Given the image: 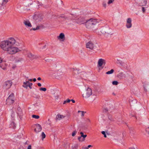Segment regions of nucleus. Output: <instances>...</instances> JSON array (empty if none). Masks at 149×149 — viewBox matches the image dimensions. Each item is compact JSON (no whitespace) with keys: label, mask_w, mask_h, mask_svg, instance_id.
Instances as JSON below:
<instances>
[{"label":"nucleus","mask_w":149,"mask_h":149,"mask_svg":"<svg viewBox=\"0 0 149 149\" xmlns=\"http://www.w3.org/2000/svg\"><path fill=\"white\" fill-rule=\"evenodd\" d=\"M103 6L105 7L106 8V4L105 3H104L103 4Z\"/></svg>","instance_id":"39"},{"label":"nucleus","mask_w":149,"mask_h":149,"mask_svg":"<svg viewBox=\"0 0 149 149\" xmlns=\"http://www.w3.org/2000/svg\"><path fill=\"white\" fill-rule=\"evenodd\" d=\"M98 23V22L97 19H91L86 22V26L88 29H92Z\"/></svg>","instance_id":"2"},{"label":"nucleus","mask_w":149,"mask_h":149,"mask_svg":"<svg viewBox=\"0 0 149 149\" xmlns=\"http://www.w3.org/2000/svg\"><path fill=\"white\" fill-rule=\"evenodd\" d=\"M32 85V83H31L29 85V86L30 89H31V86Z\"/></svg>","instance_id":"35"},{"label":"nucleus","mask_w":149,"mask_h":149,"mask_svg":"<svg viewBox=\"0 0 149 149\" xmlns=\"http://www.w3.org/2000/svg\"><path fill=\"white\" fill-rule=\"evenodd\" d=\"M81 137H81V136L79 137L78 138V139L79 140V141H84L85 140V139H83L82 140H81Z\"/></svg>","instance_id":"29"},{"label":"nucleus","mask_w":149,"mask_h":149,"mask_svg":"<svg viewBox=\"0 0 149 149\" xmlns=\"http://www.w3.org/2000/svg\"><path fill=\"white\" fill-rule=\"evenodd\" d=\"M14 94L13 93H11L9 95L6 100V104L9 105L13 104L14 102Z\"/></svg>","instance_id":"5"},{"label":"nucleus","mask_w":149,"mask_h":149,"mask_svg":"<svg viewBox=\"0 0 149 149\" xmlns=\"http://www.w3.org/2000/svg\"><path fill=\"white\" fill-rule=\"evenodd\" d=\"M16 42L15 38H10L7 40L1 41L0 43V47L8 54H14L21 51L18 47L14 46L16 44Z\"/></svg>","instance_id":"1"},{"label":"nucleus","mask_w":149,"mask_h":149,"mask_svg":"<svg viewBox=\"0 0 149 149\" xmlns=\"http://www.w3.org/2000/svg\"><path fill=\"white\" fill-rule=\"evenodd\" d=\"M132 149H135L134 148H132Z\"/></svg>","instance_id":"56"},{"label":"nucleus","mask_w":149,"mask_h":149,"mask_svg":"<svg viewBox=\"0 0 149 149\" xmlns=\"http://www.w3.org/2000/svg\"><path fill=\"white\" fill-rule=\"evenodd\" d=\"M114 1V0H109L108 2V4H110L112 3Z\"/></svg>","instance_id":"32"},{"label":"nucleus","mask_w":149,"mask_h":149,"mask_svg":"<svg viewBox=\"0 0 149 149\" xmlns=\"http://www.w3.org/2000/svg\"><path fill=\"white\" fill-rule=\"evenodd\" d=\"M23 61V58H17L15 60V63L19 64L20 63Z\"/></svg>","instance_id":"17"},{"label":"nucleus","mask_w":149,"mask_h":149,"mask_svg":"<svg viewBox=\"0 0 149 149\" xmlns=\"http://www.w3.org/2000/svg\"><path fill=\"white\" fill-rule=\"evenodd\" d=\"M33 80L34 81H36V78H34Z\"/></svg>","instance_id":"49"},{"label":"nucleus","mask_w":149,"mask_h":149,"mask_svg":"<svg viewBox=\"0 0 149 149\" xmlns=\"http://www.w3.org/2000/svg\"><path fill=\"white\" fill-rule=\"evenodd\" d=\"M2 61H3L2 59L1 58H0V63H1Z\"/></svg>","instance_id":"42"},{"label":"nucleus","mask_w":149,"mask_h":149,"mask_svg":"<svg viewBox=\"0 0 149 149\" xmlns=\"http://www.w3.org/2000/svg\"><path fill=\"white\" fill-rule=\"evenodd\" d=\"M17 110L18 113L19 114H21L22 113V111L20 107H18L17 108Z\"/></svg>","instance_id":"20"},{"label":"nucleus","mask_w":149,"mask_h":149,"mask_svg":"<svg viewBox=\"0 0 149 149\" xmlns=\"http://www.w3.org/2000/svg\"><path fill=\"white\" fill-rule=\"evenodd\" d=\"M35 128L34 130L36 132H38L42 130V127L41 125L39 124H36L35 125Z\"/></svg>","instance_id":"9"},{"label":"nucleus","mask_w":149,"mask_h":149,"mask_svg":"<svg viewBox=\"0 0 149 149\" xmlns=\"http://www.w3.org/2000/svg\"><path fill=\"white\" fill-rule=\"evenodd\" d=\"M104 110H105V112L107 111H108V109L107 108H105L104 109Z\"/></svg>","instance_id":"40"},{"label":"nucleus","mask_w":149,"mask_h":149,"mask_svg":"<svg viewBox=\"0 0 149 149\" xmlns=\"http://www.w3.org/2000/svg\"><path fill=\"white\" fill-rule=\"evenodd\" d=\"M59 96H58V95L56 96L55 97V98L56 100L58 99L59 98Z\"/></svg>","instance_id":"34"},{"label":"nucleus","mask_w":149,"mask_h":149,"mask_svg":"<svg viewBox=\"0 0 149 149\" xmlns=\"http://www.w3.org/2000/svg\"><path fill=\"white\" fill-rule=\"evenodd\" d=\"M37 79L38 80H41V78L39 77H38Z\"/></svg>","instance_id":"47"},{"label":"nucleus","mask_w":149,"mask_h":149,"mask_svg":"<svg viewBox=\"0 0 149 149\" xmlns=\"http://www.w3.org/2000/svg\"><path fill=\"white\" fill-rule=\"evenodd\" d=\"M41 136L42 137V140H43V139L45 138L46 135L44 132H42V133Z\"/></svg>","instance_id":"25"},{"label":"nucleus","mask_w":149,"mask_h":149,"mask_svg":"<svg viewBox=\"0 0 149 149\" xmlns=\"http://www.w3.org/2000/svg\"><path fill=\"white\" fill-rule=\"evenodd\" d=\"M0 67L2 68V66H1V65H0Z\"/></svg>","instance_id":"53"},{"label":"nucleus","mask_w":149,"mask_h":149,"mask_svg":"<svg viewBox=\"0 0 149 149\" xmlns=\"http://www.w3.org/2000/svg\"><path fill=\"white\" fill-rule=\"evenodd\" d=\"M132 20L130 18H128L127 20V23L126 24V26L127 28H130L132 26L131 23Z\"/></svg>","instance_id":"12"},{"label":"nucleus","mask_w":149,"mask_h":149,"mask_svg":"<svg viewBox=\"0 0 149 149\" xmlns=\"http://www.w3.org/2000/svg\"><path fill=\"white\" fill-rule=\"evenodd\" d=\"M31 149V145H29L28 146V147L27 148V149Z\"/></svg>","instance_id":"36"},{"label":"nucleus","mask_w":149,"mask_h":149,"mask_svg":"<svg viewBox=\"0 0 149 149\" xmlns=\"http://www.w3.org/2000/svg\"><path fill=\"white\" fill-rule=\"evenodd\" d=\"M71 101V100L69 99H67L63 102V104H66L67 102L69 103Z\"/></svg>","instance_id":"28"},{"label":"nucleus","mask_w":149,"mask_h":149,"mask_svg":"<svg viewBox=\"0 0 149 149\" xmlns=\"http://www.w3.org/2000/svg\"><path fill=\"white\" fill-rule=\"evenodd\" d=\"M23 23L27 27H31L32 26L31 23L29 20H24Z\"/></svg>","instance_id":"10"},{"label":"nucleus","mask_w":149,"mask_h":149,"mask_svg":"<svg viewBox=\"0 0 149 149\" xmlns=\"http://www.w3.org/2000/svg\"><path fill=\"white\" fill-rule=\"evenodd\" d=\"M31 83H30L29 81L24 82L23 83V86L26 88H27L29 86V85Z\"/></svg>","instance_id":"18"},{"label":"nucleus","mask_w":149,"mask_h":149,"mask_svg":"<svg viewBox=\"0 0 149 149\" xmlns=\"http://www.w3.org/2000/svg\"><path fill=\"white\" fill-rule=\"evenodd\" d=\"M142 8V11H143V12L144 13L145 12V10L144 9V8L143 7Z\"/></svg>","instance_id":"43"},{"label":"nucleus","mask_w":149,"mask_h":149,"mask_svg":"<svg viewBox=\"0 0 149 149\" xmlns=\"http://www.w3.org/2000/svg\"><path fill=\"white\" fill-rule=\"evenodd\" d=\"M58 39L62 41H63L65 39V36L64 33H61L57 37Z\"/></svg>","instance_id":"8"},{"label":"nucleus","mask_w":149,"mask_h":149,"mask_svg":"<svg viewBox=\"0 0 149 149\" xmlns=\"http://www.w3.org/2000/svg\"><path fill=\"white\" fill-rule=\"evenodd\" d=\"M32 117L36 119H38L39 118L40 116L38 115H33L32 116Z\"/></svg>","instance_id":"24"},{"label":"nucleus","mask_w":149,"mask_h":149,"mask_svg":"<svg viewBox=\"0 0 149 149\" xmlns=\"http://www.w3.org/2000/svg\"><path fill=\"white\" fill-rule=\"evenodd\" d=\"M113 94L114 95H115V93H113Z\"/></svg>","instance_id":"54"},{"label":"nucleus","mask_w":149,"mask_h":149,"mask_svg":"<svg viewBox=\"0 0 149 149\" xmlns=\"http://www.w3.org/2000/svg\"><path fill=\"white\" fill-rule=\"evenodd\" d=\"M65 116L60 114H58L56 116V119L58 120H60L61 119L65 118Z\"/></svg>","instance_id":"19"},{"label":"nucleus","mask_w":149,"mask_h":149,"mask_svg":"<svg viewBox=\"0 0 149 149\" xmlns=\"http://www.w3.org/2000/svg\"><path fill=\"white\" fill-rule=\"evenodd\" d=\"M38 85L39 86H41V84L40 83H38Z\"/></svg>","instance_id":"44"},{"label":"nucleus","mask_w":149,"mask_h":149,"mask_svg":"<svg viewBox=\"0 0 149 149\" xmlns=\"http://www.w3.org/2000/svg\"><path fill=\"white\" fill-rule=\"evenodd\" d=\"M8 0H0V6L5 5L8 2Z\"/></svg>","instance_id":"16"},{"label":"nucleus","mask_w":149,"mask_h":149,"mask_svg":"<svg viewBox=\"0 0 149 149\" xmlns=\"http://www.w3.org/2000/svg\"><path fill=\"white\" fill-rule=\"evenodd\" d=\"M32 30H34V31H36V30L37 29H36V28H32V29H30V31H31Z\"/></svg>","instance_id":"37"},{"label":"nucleus","mask_w":149,"mask_h":149,"mask_svg":"<svg viewBox=\"0 0 149 149\" xmlns=\"http://www.w3.org/2000/svg\"><path fill=\"white\" fill-rule=\"evenodd\" d=\"M118 83V82L116 81H113L112 82V84L113 85H117Z\"/></svg>","instance_id":"26"},{"label":"nucleus","mask_w":149,"mask_h":149,"mask_svg":"<svg viewBox=\"0 0 149 149\" xmlns=\"http://www.w3.org/2000/svg\"><path fill=\"white\" fill-rule=\"evenodd\" d=\"M5 68H3V69L5 70Z\"/></svg>","instance_id":"55"},{"label":"nucleus","mask_w":149,"mask_h":149,"mask_svg":"<svg viewBox=\"0 0 149 149\" xmlns=\"http://www.w3.org/2000/svg\"><path fill=\"white\" fill-rule=\"evenodd\" d=\"M146 130L148 133L149 134V127L146 128Z\"/></svg>","instance_id":"33"},{"label":"nucleus","mask_w":149,"mask_h":149,"mask_svg":"<svg viewBox=\"0 0 149 149\" xmlns=\"http://www.w3.org/2000/svg\"><path fill=\"white\" fill-rule=\"evenodd\" d=\"M146 0H138V3L139 5L141 6H145L147 4Z\"/></svg>","instance_id":"11"},{"label":"nucleus","mask_w":149,"mask_h":149,"mask_svg":"<svg viewBox=\"0 0 149 149\" xmlns=\"http://www.w3.org/2000/svg\"><path fill=\"white\" fill-rule=\"evenodd\" d=\"M105 60L102 58H101L99 59L98 62V65L99 67H101L103 65V64H105Z\"/></svg>","instance_id":"13"},{"label":"nucleus","mask_w":149,"mask_h":149,"mask_svg":"<svg viewBox=\"0 0 149 149\" xmlns=\"http://www.w3.org/2000/svg\"><path fill=\"white\" fill-rule=\"evenodd\" d=\"M71 101H72L73 103H75V101L73 100V99H72L71 100H70Z\"/></svg>","instance_id":"46"},{"label":"nucleus","mask_w":149,"mask_h":149,"mask_svg":"<svg viewBox=\"0 0 149 149\" xmlns=\"http://www.w3.org/2000/svg\"><path fill=\"white\" fill-rule=\"evenodd\" d=\"M114 71V70L112 69H111L110 71L107 72L106 74H112L113 72Z\"/></svg>","instance_id":"22"},{"label":"nucleus","mask_w":149,"mask_h":149,"mask_svg":"<svg viewBox=\"0 0 149 149\" xmlns=\"http://www.w3.org/2000/svg\"><path fill=\"white\" fill-rule=\"evenodd\" d=\"M40 90L41 91H45L46 90V89L45 88H40Z\"/></svg>","instance_id":"30"},{"label":"nucleus","mask_w":149,"mask_h":149,"mask_svg":"<svg viewBox=\"0 0 149 149\" xmlns=\"http://www.w3.org/2000/svg\"><path fill=\"white\" fill-rule=\"evenodd\" d=\"M29 81H32V79H30L28 80Z\"/></svg>","instance_id":"50"},{"label":"nucleus","mask_w":149,"mask_h":149,"mask_svg":"<svg viewBox=\"0 0 149 149\" xmlns=\"http://www.w3.org/2000/svg\"><path fill=\"white\" fill-rule=\"evenodd\" d=\"M80 134L81 135V137H83V139H85L87 136V135L86 134L84 135V133L82 132H80Z\"/></svg>","instance_id":"23"},{"label":"nucleus","mask_w":149,"mask_h":149,"mask_svg":"<svg viewBox=\"0 0 149 149\" xmlns=\"http://www.w3.org/2000/svg\"><path fill=\"white\" fill-rule=\"evenodd\" d=\"M85 22V20L84 18L80 17L79 18L77 21V22L80 24H83Z\"/></svg>","instance_id":"14"},{"label":"nucleus","mask_w":149,"mask_h":149,"mask_svg":"<svg viewBox=\"0 0 149 149\" xmlns=\"http://www.w3.org/2000/svg\"><path fill=\"white\" fill-rule=\"evenodd\" d=\"M102 133L103 134V135H104V137H105V138H106V137H107L106 135V134H105V132L104 131H102Z\"/></svg>","instance_id":"31"},{"label":"nucleus","mask_w":149,"mask_h":149,"mask_svg":"<svg viewBox=\"0 0 149 149\" xmlns=\"http://www.w3.org/2000/svg\"><path fill=\"white\" fill-rule=\"evenodd\" d=\"M82 149H89L87 147H82Z\"/></svg>","instance_id":"38"},{"label":"nucleus","mask_w":149,"mask_h":149,"mask_svg":"<svg viewBox=\"0 0 149 149\" xmlns=\"http://www.w3.org/2000/svg\"><path fill=\"white\" fill-rule=\"evenodd\" d=\"M77 133V132L76 131H73L72 132V136H74Z\"/></svg>","instance_id":"27"},{"label":"nucleus","mask_w":149,"mask_h":149,"mask_svg":"<svg viewBox=\"0 0 149 149\" xmlns=\"http://www.w3.org/2000/svg\"><path fill=\"white\" fill-rule=\"evenodd\" d=\"M87 120H88V122H89L90 123L91 122V120H90L89 119L87 118Z\"/></svg>","instance_id":"48"},{"label":"nucleus","mask_w":149,"mask_h":149,"mask_svg":"<svg viewBox=\"0 0 149 149\" xmlns=\"http://www.w3.org/2000/svg\"><path fill=\"white\" fill-rule=\"evenodd\" d=\"M78 113H81V116L82 117H84V114L86 112V111H78Z\"/></svg>","instance_id":"21"},{"label":"nucleus","mask_w":149,"mask_h":149,"mask_svg":"<svg viewBox=\"0 0 149 149\" xmlns=\"http://www.w3.org/2000/svg\"><path fill=\"white\" fill-rule=\"evenodd\" d=\"M42 6V4H40V3L39 5H38L39 6Z\"/></svg>","instance_id":"51"},{"label":"nucleus","mask_w":149,"mask_h":149,"mask_svg":"<svg viewBox=\"0 0 149 149\" xmlns=\"http://www.w3.org/2000/svg\"><path fill=\"white\" fill-rule=\"evenodd\" d=\"M91 147H92V146H91V145H89L87 147L88 148H89Z\"/></svg>","instance_id":"45"},{"label":"nucleus","mask_w":149,"mask_h":149,"mask_svg":"<svg viewBox=\"0 0 149 149\" xmlns=\"http://www.w3.org/2000/svg\"><path fill=\"white\" fill-rule=\"evenodd\" d=\"M74 147H75V148H76V147H77V146H74Z\"/></svg>","instance_id":"52"},{"label":"nucleus","mask_w":149,"mask_h":149,"mask_svg":"<svg viewBox=\"0 0 149 149\" xmlns=\"http://www.w3.org/2000/svg\"><path fill=\"white\" fill-rule=\"evenodd\" d=\"M36 29L37 30H38L39 29H40V26H37L36 27Z\"/></svg>","instance_id":"41"},{"label":"nucleus","mask_w":149,"mask_h":149,"mask_svg":"<svg viewBox=\"0 0 149 149\" xmlns=\"http://www.w3.org/2000/svg\"><path fill=\"white\" fill-rule=\"evenodd\" d=\"M26 55L28 57L31 59L33 58L34 57L33 54L29 52H27Z\"/></svg>","instance_id":"15"},{"label":"nucleus","mask_w":149,"mask_h":149,"mask_svg":"<svg viewBox=\"0 0 149 149\" xmlns=\"http://www.w3.org/2000/svg\"><path fill=\"white\" fill-rule=\"evenodd\" d=\"M33 19L36 23H39L43 22V15L41 14L35 15L33 16Z\"/></svg>","instance_id":"4"},{"label":"nucleus","mask_w":149,"mask_h":149,"mask_svg":"<svg viewBox=\"0 0 149 149\" xmlns=\"http://www.w3.org/2000/svg\"><path fill=\"white\" fill-rule=\"evenodd\" d=\"M93 94L92 89L89 87H88L82 94L83 98L87 99H88Z\"/></svg>","instance_id":"3"},{"label":"nucleus","mask_w":149,"mask_h":149,"mask_svg":"<svg viewBox=\"0 0 149 149\" xmlns=\"http://www.w3.org/2000/svg\"><path fill=\"white\" fill-rule=\"evenodd\" d=\"M12 84V82L11 81H7L5 82L3 85L4 88L6 89H9Z\"/></svg>","instance_id":"6"},{"label":"nucleus","mask_w":149,"mask_h":149,"mask_svg":"<svg viewBox=\"0 0 149 149\" xmlns=\"http://www.w3.org/2000/svg\"><path fill=\"white\" fill-rule=\"evenodd\" d=\"M94 44L91 41H90L87 42L86 44V48L89 49H93L94 48Z\"/></svg>","instance_id":"7"}]
</instances>
